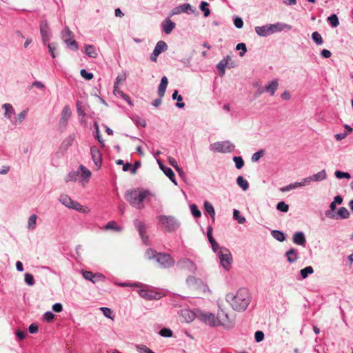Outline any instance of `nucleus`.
Masks as SVG:
<instances>
[{
  "mask_svg": "<svg viewBox=\"0 0 353 353\" xmlns=\"http://www.w3.org/2000/svg\"><path fill=\"white\" fill-rule=\"evenodd\" d=\"M225 299L233 310L237 312H243L249 305L251 301V296L246 288H241L235 294L228 293Z\"/></svg>",
  "mask_w": 353,
  "mask_h": 353,
  "instance_id": "1",
  "label": "nucleus"
},
{
  "mask_svg": "<svg viewBox=\"0 0 353 353\" xmlns=\"http://www.w3.org/2000/svg\"><path fill=\"white\" fill-rule=\"evenodd\" d=\"M148 195V192L139 189H132L127 191L125 194L126 201L134 208L142 209L144 208L143 200Z\"/></svg>",
  "mask_w": 353,
  "mask_h": 353,
  "instance_id": "2",
  "label": "nucleus"
},
{
  "mask_svg": "<svg viewBox=\"0 0 353 353\" xmlns=\"http://www.w3.org/2000/svg\"><path fill=\"white\" fill-rule=\"evenodd\" d=\"M74 34L70 30L69 27L65 26V28L61 32V37L66 46L74 51H77L79 49L77 41L73 39Z\"/></svg>",
  "mask_w": 353,
  "mask_h": 353,
  "instance_id": "3",
  "label": "nucleus"
},
{
  "mask_svg": "<svg viewBox=\"0 0 353 353\" xmlns=\"http://www.w3.org/2000/svg\"><path fill=\"white\" fill-rule=\"evenodd\" d=\"M157 219L168 232L174 231L179 227V223L172 216L161 215Z\"/></svg>",
  "mask_w": 353,
  "mask_h": 353,
  "instance_id": "4",
  "label": "nucleus"
},
{
  "mask_svg": "<svg viewBox=\"0 0 353 353\" xmlns=\"http://www.w3.org/2000/svg\"><path fill=\"white\" fill-rule=\"evenodd\" d=\"M59 201L65 207L76 210L78 212H85L88 208H85L79 203L73 201L70 196L66 194H61L59 197Z\"/></svg>",
  "mask_w": 353,
  "mask_h": 353,
  "instance_id": "5",
  "label": "nucleus"
},
{
  "mask_svg": "<svg viewBox=\"0 0 353 353\" xmlns=\"http://www.w3.org/2000/svg\"><path fill=\"white\" fill-rule=\"evenodd\" d=\"M210 149L214 152H231L234 149V145L229 141H219L210 145Z\"/></svg>",
  "mask_w": 353,
  "mask_h": 353,
  "instance_id": "6",
  "label": "nucleus"
},
{
  "mask_svg": "<svg viewBox=\"0 0 353 353\" xmlns=\"http://www.w3.org/2000/svg\"><path fill=\"white\" fill-rule=\"evenodd\" d=\"M186 283L189 288L193 292H205L207 285L199 279H196L192 276H189L186 279Z\"/></svg>",
  "mask_w": 353,
  "mask_h": 353,
  "instance_id": "7",
  "label": "nucleus"
},
{
  "mask_svg": "<svg viewBox=\"0 0 353 353\" xmlns=\"http://www.w3.org/2000/svg\"><path fill=\"white\" fill-rule=\"evenodd\" d=\"M219 258L221 265L228 270L232 261V257L230 251L224 247L220 248L219 251Z\"/></svg>",
  "mask_w": 353,
  "mask_h": 353,
  "instance_id": "8",
  "label": "nucleus"
},
{
  "mask_svg": "<svg viewBox=\"0 0 353 353\" xmlns=\"http://www.w3.org/2000/svg\"><path fill=\"white\" fill-rule=\"evenodd\" d=\"M217 319L219 321V325H223L226 328H231L234 325V318L230 316L224 310H221L217 314Z\"/></svg>",
  "mask_w": 353,
  "mask_h": 353,
  "instance_id": "9",
  "label": "nucleus"
},
{
  "mask_svg": "<svg viewBox=\"0 0 353 353\" xmlns=\"http://www.w3.org/2000/svg\"><path fill=\"white\" fill-rule=\"evenodd\" d=\"M156 261L163 268L172 267L175 263L174 259L170 254L161 252L158 254Z\"/></svg>",
  "mask_w": 353,
  "mask_h": 353,
  "instance_id": "10",
  "label": "nucleus"
},
{
  "mask_svg": "<svg viewBox=\"0 0 353 353\" xmlns=\"http://www.w3.org/2000/svg\"><path fill=\"white\" fill-rule=\"evenodd\" d=\"M82 274L85 279L90 281L93 283L103 282L105 280V276L99 273L94 274L90 271L85 270L82 272Z\"/></svg>",
  "mask_w": 353,
  "mask_h": 353,
  "instance_id": "11",
  "label": "nucleus"
},
{
  "mask_svg": "<svg viewBox=\"0 0 353 353\" xmlns=\"http://www.w3.org/2000/svg\"><path fill=\"white\" fill-rule=\"evenodd\" d=\"M199 317L201 321H203L205 324H208L210 326L219 325L217 316L216 317L212 313H201Z\"/></svg>",
  "mask_w": 353,
  "mask_h": 353,
  "instance_id": "12",
  "label": "nucleus"
},
{
  "mask_svg": "<svg viewBox=\"0 0 353 353\" xmlns=\"http://www.w3.org/2000/svg\"><path fill=\"white\" fill-rule=\"evenodd\" d=\"M134 225L135 228L137 229V230L139 232V234L143 239V241L146 243L148 240V236L146 234V227L143 222L136 219L134 221Z\"/></svg>",
  "mask_w": 353,
  "mask_h": 353,
  "instance_id": "13",
  "label": "nucleus"
},
{
  "mask_svg": "<svg viewBox=\"0 0 353 353\" xmlns=\"http://www.w3.org/2000/svg\"><path fill=\"white\" fill-rule=\"evenodd\" d=\"M177 265L183 270H188L190 272H194L196 270L194 264L188 259H181L178 261Z\"/></svg>",
  "mask_w": 353,
  "mask_h": 353,
  "instance_id": "14",
  "label": "nucleus"
},
{
  "mask_svg": "<svg viewBox=\"0 0 353 353\" xmlns=\"http://www.w3.org/2000/svg\"><path fill=\"white\" fill-rule=\"evenodd\" d=\"M90 153L92 155V159L95 165L98 168H99L101 166V163H102L101 152L96 147H92L90 149Z\"/></svg>",
  "mask_w": 353,
  "mask_h": 353,
  "instance_id": "15",
  "label": "nucleus"
},
{
  "mask_svg": "<svg viewBox=\"0 0 353 353\" xmlns=\"http://www.w3.org/2000/svg\"><path fill=\"white\" fill-rule=\"evenodd\" d=\"M49 30L47 21H42L40 24V32L44 43H46L50 40Z\"/></svg>",
  "mask_w": 353,
  "mask_h": 353,
  "instance_id": "16",
  "label": "nucleus"
},
{
  "mask_svg": "<svg viewBox=\"0 0 353 353\" xmlns=\"http://www.w3.org/2000/svg\"><path fill=\"white\" fill-rule=\"evenodd\" d=\"M72 114L70 108L68 105H65L61 114L60 125L65 127L67 125L68 121L70 119Z\"/></svg>",
  "mask_w": 353,
  "mask_h": 353,
  "instance_id": "17",
  "label": "nucleus"
},
{
  "mask_svg": "<svg viewBox=\"0 0 353 353\" xmlns=\"http://www.w3.org/2000/svg\"><path fill=\"white\" fill-rule=\"evenodd\" d=\"M162 28L163 32L169 34L171 33L172 30L175 28V23L172 21L170 19H166L162 22Z\"/></svg>",
  "mask_w": 353,
  "mask_h": 353,
  "instance_id": "18",
  "label": "nucleus"
},
{
  "mask_svg": "<svg viewBox=\"0 0 353 353\" xmlns=\"http://www.w3.org/2000/svg\"><path fill=\"white\" fill-rule=\"evenodd\" d=\"M255 32L261 37H266L272 34L270 25L257 26L255 28Z\"/></svg>",
  "mask_w": 353,
  "mask_h": 353,
  "instance_id": "19",
  "label": "nucleus"
},
{
  "mask_svg": "<svg viewBox=\"0 0 353 353\" xmlns=\"http://www.w3.org/2000/svg\"><path fill=\"white\" fill-rule=\"evenodd\" d=\"M189 10H192L191 5L189 3H185L174 8L172 11V14L174 15L181 12H188Z\"/></svg>",
  "mask_w": 353,
  "mask_h": 353,
  "instance_id": "20",
  "label": "nucleus"
},
{
  "mask_svg": "<svg viewBox=\"0 0 353 353\" xmlns=\"http://www.w3.org/2000/svg\"><path fill=\"white\" fill-rule=\"evenodd\" d=\"M181 317L183 322L190 323L194 319L195 315L190 310H181Z\"/></svg>",
  "mask_w": 353,
  "mask_h": 353,
  "instance_id": "21",
  "label": "nucleus"
},
{
  "mask_svg": "<svg viewBox=\"0 0 353 353\" xmlns=\"http://www.w3.org/2000/svg\"><path fill=\"white\" fill-rule=\"evenodd\" d=\"M160 168L163 171L164 174L174 183V173L172 170L170 168L165 167L160 161H158Z\"/></svg>",
  "mask_w": 353,
  "mask_h": 353,
  "instance_id": "22",
  "label": "nucleus"
},
{
  "mask_svg": "<svg viewBox=\"0 0 353 353\" xmlns=\"http://www.w3.org/2000/svg\"><path fill=\"white\" fill-rule=\"evenodd\" d=\"M168 83V81L166 77H163L161 80L160 85L158 88V94L159 97L162 98L165 92V90Z\"/></svg>",
  "mask_w": 353,
  "mask_h": 353,
  "instance_id": "23",
  "label": "nucleus"
},
{
  "mask_svg": "<svg viewBox=\"0 0 353 353\" xmlns=\"http://www.w3.org/2000/svg\"><path fill=\"white\" fill-rule=\"evenodd\" d=\"M207 236H208V240H209V241H210V244L212 245L213 251L214 252H216L217 250L219 249V245H218V243L216 242V241L214 240V239L212 236V227L208 228Z\"/></svg>",
  "mask_w": 353,
  "mask_h": 353,
  "instance_id": "24",
  "label": "nucleus"
},
{
  "mask_svg": "<svg viewBox=\"0 0 353 353\" xmlns=\"http://www.w3.org/2000/svg\"><path fill=\"white\" fill-rule=\"evenodd\" d=\"M293 242L299 245H303L305 243V238L302 232H296L293 235Z\"/></svg>",
  "mask_w": 353,
  "mask_h": 353,
  "instance_id": "25",
  "label": "nucleus"
},
{
  "mask_svg": "<svg viewBox=\"0 0 353 353\" xmlns=\"http://www.w3.org/2000/svg\"><path fill=\"white\" fill-rule=\"evenodd\" d=\"M168 49V46L166 43L163 41H159L157 42L154 52V55H159L161 52L165 51Z\"/></svg>",
  "mask_w": 353,
  "mask_h": 353,
  "instance_id": "26",
  "label": "nucleus"
},
{
  "mask_svg": "<svg viewBox=\"0 0 353 353\" xmlns=\"http://www.w3.org/2000/svg\"><path fill=\"white\" fill-rule=\"evenodd\" d=\"M327 177L326 171L325 170H323L318 173L309 176V180H311L312 181H321L324 179H325Z\"/></svg>",
  "mask_w": 353,
  "mask_h": 353,
  "instance_id": "27",
  "label": "nucleus"
},
{
  "mask_svg": "<svg viewBox=\"0 0 353 353\" xmlns=\"http://www.w3.org/2000/svg\"><path fill=\"white\" fill-rule=\"evenodd\" d=\"M279 87V83L276 80L272 81L268 85L265 86V90L267 92H270L273 96Z\"/></svg>",
  "mask_w": 353,
  "mask_h": 353,
  "instance_id": "28",
  "label": "nucleus"
},
{
  "mask_svg": "<svg viewBox=\"0 0 353 353\" xmlns=\"http://www.w3.org/2000/svg\"><path fill=\"white\" fill-rule=\"evenodd\" d=\"M288 261L290 263H293L297 260V252L294 248H291L286 252Z\"/></svg>",
  "mask_w": 353,
  "mask_h": 353,
  "instance_id": "29",
  "label": "nucleus"
},
{
  "mask_svg": "<svg viewBox=\"0 0 353 353\" xmlns=\"http://www.w3.org/2000/svg\"><path fill=\"white\" fill-rule=\"evenodd\" d=\"M140 296L144 299H158L157 296H158V294H154L151 291H148V290H141L140 292Z\"/></svg>",
  "mask_w": 353,
  "mask_h": 353,
  "instance_id": "30",
  "label": "nucleus"
},
{
  "mask_svg": "<svg viewBox=\"0 0 353 353\" xmlns=\"http://www.w3.org/2000/svg\"><path fill=\"white\" fill-rule=\"evenodd\" d=\"M3 108L5 109V117L10 119L12 115L14 114L13 107L10 103H5Z\"/></svg>",
  "mask_w": 353,
  "mask_h": 353,
  "instance_id": "31",
  "label": "nucleus"
},
{
  "mask_svg": "<svg viewBox=\"0 0 353 353\" xmlns=\"http://www.w3.org/2000/svg\"><path fill=\"white\" fill-rule=\"evenodd\" d=\"M105 230H112L116 232H121L122 231V228L120 226H118L117 223L114 221H111L108 222V223L105 226Z\"/></svg>",
  "mask_w": 353,
  "mask_h": 353,
  "instance_id": "32",
  "label": "nucleus"
},
{
  "mask_svg": "<svg viewBox=\"0 0 353 353\" xmlns=\"http://www.w3.org/2000/svg\"><path fill=\"white\" fill-rule=\"evenodd\" d=\"M230 57L228 56L227 57V60H222L221 61L219 64L217 65V69L219 71L221 76H223L225 74V68L227 66V64L228 63V60H230Z\"/></svg>",
  "mask_w": 353,
  "mask_h": 353,
  "instance_id": "33",
  "label": "nucleus"
},
{
  "mask_svg": "<svg viewBox=\"0 0 353 353\" xmlns=\"http://www.w3.org/2000/svg\"><path fill=\"white\" fill-rule=\"evenodd\" d=\"M236 183L239 186H240L243 190L245 191L249 188V184L248 181L243 179L242 176H239L236 179Z\"/></svg>",
  "mask_w": 353,
  "mask_h": 353,
  "instance_id": "34",
  "label": "nucleus"
},
{
  "mask_svg": "<svg viewBox=\"0 0 353 353\" xmlns=\"http://www.w3.org/2000/svg\"><path fill=\"white\" fill-rule=\"evenodd\" d=\"M85 52L87 55L92 58L97 57L98 54L94 47L92 45H88L85 46Z\"/></svg>",
  "mask_w": 353,
  "mask_h": 353,
  "instance_id": "35",
  "label": "nucleus"
},
{
  "mask_svg": "<svg viewBox=\"0 0 353 353\" xmlns=\"http://www.w3.org/2000/svg\"><path fill=\"white\" fill-rule=\"evenodd\" d=\"M172 99L174 100H177L178 102L176 103V106L178 108H182L185 106V103L181 102V101L183 100V97L181 95H179L178 94V91L177 90H175L174 92V93L172 94Z\"/></svg>",
  "mask_w": 353,
  "mask_h": 353,
  "instance_id": "36",
  "label": "nucleus"
},
{
  "mask_svg": "<svg viewBox=\"0 0 353 353\" xmlns=\"http://www.w3.org/2000/svg\"><path fill=\"white\" fill-rule=\"evenodd\" d=\"M204 208L205 211L210 214L212 219H214L215 212L213 205L208 201H205Z\"/></svg>",
  "mask_w": 353,
  "mask_h": 353,
  "instance_id": "37",
  "label": "nucleus"
},
{
  "mask_svg": "<svg viewBox=\"0 0 353 353\" xmlns=\"http://www.w3.org/2000/svg\"><path fill=\"white\" fill-rule=\"evenodd\" d=\"M271 234L272 236L279 241L283 242L285 239L284 234L279 230H273Z\"/></svg>",
  "mask_w": 353,
  "mask_h": 353,
  "instance_id": "38",
  "label": "nucleus"
},
{
  "mask_svg": "<svg viewBox=\"0 0 353 353\" xmlns=\"http://www.w3.org/2000/svg\"><path fill=\"white\" fill-rule=\"evenodd\" d=\"M285 26H286V25H283V24L280 23H275V24H270V25L272 34L275 32L282 31Z\"/></svg>",
  "mask_w": 353,
  "mask_h": 353,
  "instance_id": "39",
  "label": "nucleus"
},
{
  "mask_svg": "<svg viewBox=\"0 0 353 353\" xmlns=\"http://www.w3.org/2000/svg\"><path fill=\"white\" fill-rule=\"evenodd\" d=\"M337 214L341 219H347L350 216V212L345 207L340 208L337 211Z\"/></svg>",
  "mask_w": 353,
  "mask_h": 353,
  "instance_id": "40",
  "label": "nucleus"
},
{
  "mask_svg": "<svg viewBox=\"0 0 353 353\" xmlns=\"http://www.w3.org/2000/svg\"><path fill=\"white\" fill-rule=\"evenodd\" d=\"M159 253V252H157L154 250L149 248L145 251V256L148 259H155L156 260Z\"/></svg>",
  "mask_w": 353,
  "mask_h": 353,
  "instance_id": "41",
  "label": "nucleus"
},
{
  "mask_svg": "<svg viewBox=\"0 0 353 353\" xmlns=\"http://www.w3.org/2000/svg\"><path fill=\"white\" fill-rule=\"evenodd\" d=\"M78 176H79V172H75V171L70 172L65 176V182L75 181H77Z\"/></svg>",
  "mask_w": 353,
  "mask_h": 353,
  "instance_id": "42",
  "label": "nucleus"
},
{
  "mask_svg": "<svg viewBox=\"0 0 353 353\" xmlns=\"http://www.w3.org/2000/svg\"><path fill=\"white\" fill-rule=\"evenodd\" d=\"M79 170L81 171V176L83 179H90L92 174L88 169H87L85 166L81 165L79 166Z\"/></svg>",
  "mask_w": 353,
  "mask_h": 353,
  "instance_id": "43",
  "label": "nucleus"
},
{
  "mask_svg": "<svg viewBox=\"0 0 353 353\" xmlns=\"http://www.w3.org/2000/svg\"><path fill=\"white\" fill-rule=\"evenodd\" d=\"M37 218V217L36 214H32L29 217L28 222V228L29 229L32 230L35 228Z\"/></svg>",
  "mask_w": 353,
  "mask_h": 353,
  "instance_id": "44",
  "label": "nucleus"
},
{
  "mask_svg": "<svg viewBox=\"0 0 353 353\" xmlns=\"http://www.w3.org/2000/svg\"><path fill=\"white\" fill-rule=\"evenodd\" d=\"M314 270L312 266H307L301 270V275L303 279H305L309 274H312Z\"/></svg>",
  "mask_w": 353,
  "mask_h": 353,
  "instance_id": "45",
  "label": "nucleus"
},
{
  "mask_svg": "<svg viewBox=\"0 0 353 353\" xmlns=\"http://www.w3.org/2000/svg\"><path fill=\"white\" fill-rule=\"evenodd\" d=\"M312 38L317 45H321L323 43L322 37L318 32H314L312 34Z\"/></svg>",
  "mask_w": 353,
  "mask_h": 353,
  "instance_id": "46",
  "label": "nucleus"
},
{
  "mask_svg": "<svg viewBox=\"0 0 353 353\" xmlns=\"http://www.w3.org/2000/svg\"><path fill=\"white\" fill-rule=\"evenodd\" d=\"M328 21L330 23L332 27H337L339 25V19L336 14H334L328 17Z\"/></svg>",
  "mask_w": 353,
  "mask_h": 353,
  "instance_id": "47",
  "label": "nucleus"
},
{
  "mask_svg": "<svg viewBox=\"0 0 353 353\" xmlns=\"http://www.w3.org/2000/svg\"><path fill=\"white\" fill-rule=\"evenodd\" d=\"M276 209L279 211L287 212L289 210V205L286 204L284 201H280L276 205Z\"/></svg>",
  "mask_w": 353,
  "mask_h": 353,
  "instance_id": "48",
  "label": "nucleus"
},
{
  "mask_svg": "<svg viewBox=\"0 0 353 353\" xmlns=\"http://www.w3.org/2000/svg\"><path fill=\"white\" fill-rule=\"evenodd\" d=\"M208 3L205 1H202L200 5V9L204 12L205 17H208L210 14V9L208 8Z\"/></svg>",
  "mask_w": 353,
  "mask_h": 353,
  "instance_id": "49",
  "label": "nucleus"
},
{
  "mask_svg": "<svg viewBox=\"0 0 353 353\" xmlns=\"http://www.w3.org/2000/svg\"><path fill=\"white\" fill-rule=\"evenodd\" d=\"M240 212L237 210H234L233 212V217L234 219L237 220L239 223H244L245 222V218L243 216H240Z\"/></svg>",
  "mask_w": 353,
  "mask_h": 353,
  "instance_id": "50",
  "label": "nucleus"
},
{
  "mask_svg": "<svg viewBox=\"0 0 353 353\" xmlns=\"http://www.w3.org/2000/svg\"><path fill=\"white\" fill-rule=\"evenodd\" d=\"M190 209L192 214L194 217L199 218L201 216V211L198 209L197 206L195 204H192L190 205Z\"/></svg>",
  "mask_w": 353,
  "mask_h": 353,
  "instance_id": "51",
  "label": "nucleus"
},
{
  "mask_svg": "<svg viewBox=\"0 0 353 353\" xmlns=\"http://www.w3.org/2000/svg\"><path fill=\"white\" fill-rule=\"evenodd\" d=\"M233 160L237 169H241L244 165V161L241 157H234Z\"/></svg>",
  "mask_w": 353,
  "mask_h": 353,
  "instance_id": "52",
  "label": "nucleus"
},
{
  "mask_svg": "<svg viewBox=\"0 0 353 353\" xmlns=\"http://www.w3.org/2000/svg\"><path fill=\"white\" fill-rule=\"evenodd\" d=\"M25 281L28 285H33L34 284V280L33 276L30 273L25 274Z\"/></svg>",
  "mask_w": 353,
  "mask_h": 353,
  "instance_id": "53",
  "label": "nucleus"
},
{
  "mask_svg": "<svg viewBox=\"0 0 353 353\" xmlns=\"http://www.w3.org/2000/svg\"><path fill=\"white\" fill-rule=\"evenodd\" d=\"M236 49L237 50H241L240 52H239V55L241 57H243L245 53L247 51V48H246V46L245 43H238L236 47Z\"/></svg>",
  "mask_w": 353,
  "mask_h": 353,
  "instance_id": "54",
  "label": "nucleus"
},
{
  "mask_svg": "<svg viewBox=\"0 0 353 353\" xmlns=\"http://www.w3.org/2000/svg\"><path fill=\"white\" fill-rule=\"evenodd\" d=\"M159 334L163 337H170L172 336V331L169 328H163L161 330Z\"/></svg>",
  "mask_w": 353,
  "mask_h": 353,
  "instance_id": "55",
  "label": "nucleus"
},
{
  "mask_svg": "<svg viewBox=\"0 0 353 353\" xmlns=\"http://www.w3.org/2000/svg\"><path fill=\"white\" fill-rule=\"evenodd\" d=\"M335 176L339 179H343V178L350 179V177H351L350 174L348 172H343L339 170H336L335 172Z\"/></svg>",
  "mask_w": 353,
  "mask_h": 353,
  "instance_id": "56",
  "label": "nucleus"
},
{
  "mask_svg": "<svg viewBox=\"0 0 353 353\" xmlns=\"http://www.w3.org/2000/svg\"><path fill=\"white\" fill-rule=\"evenodd\" d=\"M80 74L86 80H91L93 78V74L88 72L85 69H82L80 71Z\"/></svg>",
  "mask_w": 353,
  "mask_h": 353,
  "instance_id": "57",
  "label": "nucleus"
},
{
  "mask_svg": "<svg viewBox=\"0 0 353 353\" xmlns=\"http://www.w3.org/2000/svg\"><path fill=\"white\" fill-rule=\"evenodd\" d=\"M28 113V110H24L17 115V121L19 123H22Z\"/></svg>",
  "mask_w": 353,
  "mask_h": 353,
  "instance_id": "58",
  "label": "nucleus"
},
{
  "mask_svg": "<svg viewBox=\"0 0 353 353\" xmlns=\"http://www.w3.org/2000/svg\"><path fill=\"white\" fill-rule=\"evenodd\" d=\"M296 188H297L296 184V183H292V184L288 185L286 186L282 187L281 188H280V190L281 192H288L291 190L295 189Z\"/></svg>",
  "mask_w": 353,
  "mask_h": 353,
  "instance_id": "59",
  "label": "nucleus"
},
{
  "mask_svg": "<svg viewBox=\"0 0 353 353\" xmlns=\"http://www.w3.org/2000/svg\"><path fill=\"white\" fill-rule=\"evenodd\" d=\"M254 338L256 342H261L264 339V334L262 331H256L254 334Z\"/></svg>",
  "mask_w": 353,
  "mask_h": 353,
  "instance_id": "60",
  "label": "nucleus"
},
{
  "mask_svg": "<svg viewBox=\"0 0 353 353\" xmlns=\"http://www.w3.org/2000/svg\"><path fill=\"white\" fill-rule=\"evenodd\" d=\"M101 310H102L103 312V314L105 316L110 319H113V317L111 316L112 315V310L110 309V308H108V307H101Z\"/></svg>",
  "mask_w": 353,
  "mask_h": 353,
  "instance_id": "61",
  "label": "nucleus"
},
{
  "mask_svg": "<svg viewBox=\"0 0 353 353\" xmlns=\"http://www.w3.org/2000/svg\"><path fill=\"white\" fill-rule=\"evenodd\" d=\"M263 153H264V152H263V150H259V151H258V152H255V153L252 155V161H257L258 160H259V159H260L261 157H263Z\"/></svg>",
  "mask_w": 353,
  "mask_h": 353,
  "instance_id": "62",
  "label": "nucleus"
},
{
  "mask_svg": "<svg viewBox=\"0 0 353 353\" xmlns=\"http://www.w3.org/2000/svg\"><path fill=\"white\" fill-rule=\"evenodd\" d=\"M54 318V314L51 312H47L44 314V319L47 322L52 321Z\"/></svg>",
  "mask_w": 353,
  "mask_h": 353,
  "instance_id": "63",
  "label": "nucleus"
},
{
  "mask_svg": "<svg viewBox=\"0 0 353 353\" xmlns=\"http://www.w3.org/2000/svg\"><path fill=\"white\" fill-rule=\"evenodd\" d=\"M169 162L177 172H181V169L178 166L177 162L174 158L170 157L169 159Z\"/></svg>",
  "mask_w": 353,
  "mask_h": 353,
  "instance_id": "64",
  "label": "nucleus"
}]
</instances>
